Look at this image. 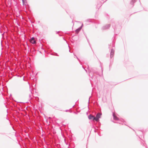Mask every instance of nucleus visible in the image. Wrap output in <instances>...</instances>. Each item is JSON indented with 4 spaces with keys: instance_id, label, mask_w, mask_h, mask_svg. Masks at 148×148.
<instances>
[{
    "instance_id": "obj_3",
    "label": "nucleus",
    "mask_w": 148,
    "mask_h": 148,
    "mask_svg": "<svg viewBox=\"0 0 148 148\" xmlns=\"http://www.w3.org/2000/svg\"><path fill=\"white\" fill-rule=\"evenodd\" d=\"M30 42L33 44H34L36 43V41L35 40L34 38H32L31 40H30Z\"/></svg>"
},
{
    "instance_id": "obj_6",
    "label": "nucleus",
    "mask_w": 148,
    "mask_h": 148,
    "mask_svg": "<svg viewBox=\"0 0 148 148\" xmlns=\"http://www.w3.org/2000/svg\"><path fill=\"white\" fill-rule=\"evenodd\" d=\"M22 1L23 5H26L27 3L26 0H22Z\"/></svg>"
},
{
    "instance_id": "obj_4",
    "label": "nucleus",
    "mask_w": 148,
    "mask_h": 148,
    "mask_svg": "<svg viewBox=\"0 0 148 148\" xmlns=\"http://www.w3.org/2000/svg\"><path fill=\"white\" fill-rule=\"evenodd\" d=\"M88 118L90 119H93V120H95V117L94 116L90 115L88 116Z\"/></svg>"
},
{
    "instance_id": "obj_5",
    "label": "nucleus",
    "mask_w": 148,
    "mask_h": 148,
    "mask_svg": "<svg viewBox=\"0 0 148 148\" xmlns=\"http://www.w3.org/2000/svg\"><path fill=\"white\" fill-rule=\"evenodd\" d=\"M114 51L113 50H112L111 52V57H112L114 54Z\"/></svg>"
},
{
    "instance_id": "obj_7",
    "label": "nucleus",
    "mask_w": 148,
    "mask_h": 148,
    "mask_svg": "<svg viewBox=\"0 0 148 148\" xmlns=\"http://www.w3.org/2000/svg\"><path fill=\"white\" fill-rule=\"evenodd\" d=\"M79 31V30L78 29H77L76 30V32L78 33Z\"/></svg>"
},
{
    "instance_id": "obj_1",
    "label": "nucleus",
    "mask_w": 148,
    "mask_h": 148,
    "mask_svg": "<svg viewBox=\"0 0 148 148\" xmlns=\"http://www.w3.org/2000/svg\"><path fill=\"white\" fill-rule=\"evenodd\" d=\"M101 115V114L99 113H98L97 114L96 116L95 117V120L96 121H99V119L100 118Z\"/></svg>"
},
{
    "instance_id": "obj_2",
    "label": "nucleus",
    "mask_w": 148,
    "mask_h": 148,
    "mask_svg": "<svg viewBox=\"0 0 148 148\" xmlns=\"http://www.w3.org/2000/svg\"><path fill=\"white\" fill-rule=\"evenodd\" d=\"M113 119L114 120L118 121L119 120V118L116 116L114 113H113Z\"/></svg>"
}]
</instances>
